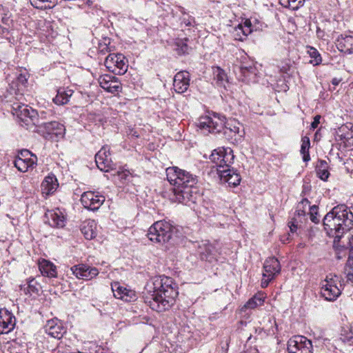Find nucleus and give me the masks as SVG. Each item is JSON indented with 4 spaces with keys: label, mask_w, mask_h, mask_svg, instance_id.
<instances>
[{
    "label": "nucleus",
    "mask_w": 353,
    "mask_h": 353,
    "mask_svg": "<svg viewBox=\"0 0 353 353\" xmlns=\"http://www.w3.org/2000/svg\"><path fill=\"white\" fill-rule=\"evenodd\" d=\"M165 172L167 179L172 185L173 197L171 199L188 205L190 203H196L200 196L196 186L197 176L175 166L168 168Z\"/></svg>",
    "instance_id": "obj_1"
},
{
    "label": "nucleus",
    "mask_w": 353,
    "mask_h": 353,
    "mask_svg": "<svg viewBox=\"0 0 353 353\" xmlns=\"http://www.w3.org/2000/svg\"><path fill=\"white\" fill-rule=\"evenodd\" d=\"M151 297H148L145 303L153 310L161 312L170 309L175 303L179 292L176 284L172 279L165 276H155L151 283L147 284Z\"/></svg>",
    "instance_id": "obj_2"
},
{
    "label": "nucleus",
    "mask_w": 353,
    "mask_h": 353,
    "mask_svg": "<svg viewBox=\"0 0 353 353\" xmlns=\"http://www.w3.org/2000/svg\"><path fill=\"white\" fill-rule=\"evenodd\" d=\"M323 223L329 236L339 241L343 234L353 228V214L345 205H339L325 216Z\"/></svg>",
    "instance_id": "obj_3"
},
{
    "label": "nucleus",
    "mask_w": 353,
    "mask_h": 353,
    "mask_svg": "<svg viewBox=\"0 0 353 353\" xmlns=\"http://www.w3.org/2000/svg\"><path fill=\"white\" fill-rule=\"evenodd\" d=\"M210 159L217 167V173L221 181L234 187L241 182L240 174L233 168H230L234 163V155L230 148L219 147L212 152Z\"/></svg>",
    "instance_id": "obj_4"
},
{
    "label": "nucleus",
    "mask_w": 353,
    "mask_h": 353,
    "mask_svg": "<svg viewBox=\"0 0 353 353\" xmlns=\"http://www.w3.org/2000/svg\"><path fill=\"white\" fill-rule=\"evenodd\" d=\"M198 127L204 132H222L228 140L232 139L239 133V128L236 125H232L228 123L225 125V117L215 114L212 117H201L199 121Z\"/></svg>",
    "instance_id": "obj_5"
},
{
    "label": "nucleus",
    "mask_w": 353,
    "mask_h": 353,
    "mask_svg": "<svg viewBox=\"0 0 353 353\" xmlns=\"http://www.w3.org/2000/svg\"><path fill=\"white\" fill-rule=\"evenodd\" d=\"M176 228L170 222L159 221L152 225L148 232L149 239L154 243L164 244L173 240Z\"/></svg>",
    "instance_id": "obj_6"
},
{
    "label": "nucleus",
    "mask_w": 353,
    "mask_h": 353,
    "mask_svg": "<svg viewBox=\"0 0 353 353\" xmlns=\"http://www.w3.org/2000/svg\"><path fill=\"white\" fill-rule=\"evenodd\" d=\"M342 286L341 277L330 274L326 276L322 284L321 294L325 300L333 301L341 295Z\"/></svg>",
    "instance_id": "obj_7"
},
{
    "label": "nucleus",
    "mask_w": 353,
    "mask_h": 353,
    "mask_svg": "<svg viewBox=\"0 0 353 353\" xmlns=\"http://www.w3.org/2000/svg\"><path fill=\"white\" fill-rule=\"evenodd\" d=\"M13 107L14 110V114L21 120L24 125L28 128L30 125L37 126L41 115H39L38 112L32 109L31 107L28 106L25 104H15Z\"/></svg>",
    "instance_id": "obj_8"
},
{
    "label": "nucleus",
    "mask_w": 353,
    "mask_h": 353,
    "mask_svg": "<svg viewBox=\"0 0 353 353\" xmlns=\"http://www.w3.org/2000/svg\"><path fill=\"white\" fill-rule=\"evenodd\" d=\"M104 65L111 72L121 75L128 70V60L122 54H110L105 59Z\"/></svg>",
    "instance_id": "obj_9"
},
{
    "label": "nucleus",
    "mask_w": 353,
    "mask_h": 353,
    "mask_svg": "<svg viewBox=\"0 0 353 353\" xmlns=\"http://www.w3.org/2000/svg\"><path fill=\"white\" fill-rule=\"evenodd\" d=\"M44 114V112H41V118L36 126L37 131L42 133L43 136H46V134H54L57 137L63 136L65 131V126L56 121L50 122L43 121V114Z\"/></svg>",
    "instance_id": "obj_10"
},
{
    "label": "nucleus",
    "mask_w": 353,
    "mask_h": 353,
    "mask_svg": "<svg viewBox=\"0 0 353 353\" xmlns=\"http://www.w3.org/2000/svg\"><path fill=\"white\" fill-rule=\"evenodd\" d=\"M263 270L261 287L265 288L281 271V265L279 260L275 257L268 258L264 263Z\"/></svg>",
    "instance_id": "obj_11"
},
{
    "label": "nucleus",
    "mask_w": 353,
    "mask_h": 353,
    "mask_svg": "<svg viewBox=\"0 0 353 353\" xmlns=\"http://www.w3.org/2000/svg\"><path fill=\"white\" fill-rule=\"evenodd\" d=\"M288 353H312L310 340L303 336H294L288 341Z\"/></svg>",
    "instance_id": "obj_12"
},
{
    "label": "nucleus",
    "mask_w": 353,
    "mask_h": 353,
    "mask_svg": "<svg viewBox=\"0 0 353 353\" xmlns=\"http://www.w3.org/2000/svg\"><path fill=\"white\" fill-rule=\"evenodd\" d=\"M105 201V197L97 192L87 191L81 196V202L85 208L97 210Z\"/></svg>",
    "instance_id": "obj_13"
},
{
    "label": "nucleus",
    "mask_w": 353,
    "mask_h": 353,
    "mask_svg": "<svg viewBox=\"0 0 353 353\" xmlns=\"http://www.w3.org/2000/svg\"><path fill=\"white\" fill-rule=\"evenodd\" d=\"M70 271L79 279L91 280L99 274V270L94 267L81 263L73 265Z\"/></svg>",
    "instance_id": "obj_14"
},
{
    "label": "nucleus",
    "mask_w": 353,
    "mask_h": 353,
    "mask_svg": "<svg viewBox=\"0 0 353 353\" xmlns=\"http://www.w3.org/2000/svg\"><path fill=\"white\" fill-rule=\"evenodd\" d=\"M95 161L98 168L103 172H108L110 170H112L114 166L108 146L103 147L96 154Z\"/></svg>",
    "instance_id": "obj_15"
},
{
    "label": "nucleus",
    "mask_w": 353,
    "mask_h": 353,
    "mask_svg": "<svg viewBox=\"0 0 353 353\" xmlns=\"http://www.w3.org/2000/svg\"><path fill=\"white\" fill-rule=\"evenodd\" d=\"M98 81L100 86L110 93L118 94L122 90L121 83L118 79L110 74L100 76Z\"/></svg>",
    "instance_id": "obj_16"
},
{
    "label": "nucleus",
    "mask_w": 353,
    "mask_h": 353,
    "mask_svg": "<svg viewBox=\"0 0 353 353\" xmlns=\"http://www.w3.org/2000/svg\"><path fill=\"white\" fill-rule=\"evenodd\" d=\"M15 324L16 319L13 314L6 308L0 309V334L11 332Z\"/></svg>",
    "instance_id": "obj_17"
},
{
    "label": "nucleus",
    "mask_w": 353,
    "mask_h": 353,
    "mask_svg": "<svg viewBox=\"0 0 353 353\" xmlns=\"http://www.w3.org/2000/svg\"><path fill=\"white\" fill-rule=\"evenodd\" d=\"M43 328L46 333L57 339H61L66 332L62 322L57 319L48 321Z\"/></svg>",
    "instance_id": "obj_18"
},
{
    "label": "nucleus",
    "mask_w": 353,
    "mask_h": 353,
    "mask_svg": "<svg viewBox=\"0 0 353 353\" xmlns=\"http://www.w3.org/2000/svg\"><path fill=\"white\" fill-rule=\"evenodd\" d=\"M196 252L203 261L211 262L214 258L215 248L208 240H202L195 244Z\"/></svg>",
    "instance_id": "obj_19"
},
{
    "label": "nucleus",
    "mask_w": 353,
    "mask_h": 353,
    "mask_svg": "<svg viewBox=\"0 0 353 353\" xmlns=\"http://www.w3.org/2000/svg\"><path fill=\"white\" fill-rule=\"evenodd\" d=\"M190 75L187 71L177 72L173 80V88L179 94L184 93L190 86Z\"/></svg>",
    "instance_id": "obj_20"
},
{
    "label": "nucleus",
    "mask_w": 353,
    "mask_h": 353,
    "mask_svg": "<svg viewBox=\"0 0 353 353\" xmlns=\"http://www.w3.org/2000/svg\"><path fill=\"white\" fill-rule=\"evenodd\" d=\"M111 288L116 299L126 302H130L136 299L135 292L121 286L119 282L112 283Z\"/></svg>",
    "instance_id": "obj_21"
},
{
    "label": "nucleus",
    "mask_w": 353,
    "mask_h": 353,
    "mask_svg": "<svg viewBox=\"0 0 353 353\" xmlns=\"http://www.w3.org/2000/svg\"><path fill=\"white\" fill-rule=\"evenodd\" d=\"M337 49L345 54H353V35L341 34L336 41Z\"/></svg>",
    "instance_id": "obj_22"
},
{
    "label": "nucleus",
    "mask_w": 353,
    "mask_h": 353,
    "mask_svg": "<svg viewBox=\"0 0 353 353\" xmlns=\"http://www.w3.org/2000/svg\"><path fill=\"white\" fill-rule=\"evenodd\" d=\"M241 74V79L248 83L257 82L256 68L252 64L242 65L238 68Z\"/></svg>",
    "instance_id": "obj_23"
},
{
    "label": "nucleus",
    "mask_w": 353,
    "mask_h": 353,
    "mask_svg": "<svg viewBox=\"0 0 353 353\" xmlns=\"http://www.w3.org/2000/svg\"><path fill=\"white\" fill-rule=\"evenodd\" d=\"M46 216L52 227L63 228L65 226V217L59 209L48 211Z\"/></svg>",
    "instance_id": "obj_24"
},
{
    "label": "nucleus",
    "mask_w": 353,
    "mask_h": 353,
    "mask_svg": "<svg viewBox=\"0 0 353 353\" xmlns=\"http://www.w3.org/2000/svg\"><path fill=\"white\" fill-rule=\"evenodd\" d=\"M59 186L57 179L54 174L46 176L41 183L42 193L46 195L54 193Z\"/></svg>",
    "instance_id": "obj_25"
},
{
    "label": "nucleus",
    "mask_w": 353,
    "mask_h": 353,
    "mask_svg": "<svg viewBox=\"0 0 353 353\" xmlns=\"http://www.w3.org/2000/svg\"><path fill=\"white\" fill-rule=\"evenodd\" d=\"M349 240V256L345 267V273L347 281L353 283V231L348 236Z\"/></svg>",
    "instance_id": "obj_26"
},
{
    "label": "nucleus",
    "mask_w": 353,
    "mask_h": 353,
    "mask_svg": "<svg viewBox=\"0 0 353 353\" xmlns=\"http://www.w3.org/2000/svg\"><path fill=\"white\" fill-rule=\"evenodd\" d=\"M81 231L86 239L91 240L97 236V223L94 220H88L83 223Z\"/></svg>",
    "instance_id": "obj_27"
},
{
    "label": "nucleus",
    "mask_w": 353,
    "mask_h": 353,
    "mask_svg": "<svg viewBox=\"0 0 353 353\" xmlns=\"http://www.w3.org/2000/svg\"><path fill=\"white\" fill-rule=\"evenodd\" d=\"M73 92L74 91L70 89L65 90L63 88H60L57 90V94L53 99V101L59 105H65L68 103Z\"/></svg>",
    "instance_id": "obj_28"
},
{
    "label": "nucleus",
    "mask_w": 353,
    "mask_h": 353,
    "mask_svg": "<svg viewBox=\"0 0 353 353\" xmlns=\"http://www.w3.org/2000/svg\"><path fill=\"white\" fill-rule=\"evenodd\" d=\"M39 270L43 276L50 278L57 277L56 266L48 261L43 260L39 265Z\"/></svg>",
    "instance_id": "obj_29"
},
{
    "label": "nucleus",
    "mask_w": 353,
    "mask_h": 353,
    "mask_svg": "<svg viewBox=\"0 0 353 353\" xmlns=\"http://www.w3.org/2000/svg\"><path fill=\"white\" fill-rule=\"evenodd\" d=\"M30 4L38 10H49L57 6V0H30Z\"/></svg>",
    "instance_id": "obj_30"
},
{
    "label": "nucleus",
    "mask_w": 353,
    "mask_h": 353,
    "mask_svg": "<svg viewBox=\"0 0 353 353\" xmlns=\"http://www.w3.org/2000/svg\"><path fill=\"white\" fill-rule=\"evenodd\" d=\"M188 39H178L175 42L176 48L175 50L179 55L188 54L192 50V48L188 44Z\"/></svg>",
    "instance_id": "obj_31"
},
{
    "label": "nucleus",
    "mask_w": 353,
    "mask_h": 353,
    "mask_svg": "<svg viewBox=\"0 0 353 353\" xmlns=\"http://www.w3.org/2000/svg\"><path fill=\"white\" fill-rule=\"evenodd\" d=\"M327 163L324 160H319L317 163L316 170L318 176L323 181H326L330 175L327 170Z\"/></svg>",
    "instance_id": "obj_32"
},
{
    "label": "nucleus",
    "mask_w": 353,
    "mask_h": 353,
    "mask_svg": "<svg viewBox=\"0 0 353 353\" xmlns=\"http://www.w3.org/2000/svg\"><path fill=\"white\" fill-rule=\"evenodd\" d=\"M214 79L216 81V84L219 86L225 87V83H227V75L223 70L217 67L214 69Z\"/></svg>",
    "instance_id": "obj_33"
},
{
    "label": "nucleus",
    "mask_w": 353,
    "mask_h": 353,
    "mask_svg": "<svg viewBox=\"0 0 353 353\" xmlns=\"http://www.w3.org/2000/svg\"><path fill=\"white\" fill-rule=\"evenodd\" d=\"M307 54L312 59L310 61L313 65H319L322 62V57L319 51L312 46H307Z\"/></svg>",
    "instance_id": "obj_34"
},
{
    "label": "nucleus",
    "mask_w": 353,
    "mask_h": 353,
    "mask_svg": "<svg viewBox=\"0 0 353 353\" xmlns=\"http://www.w3.org/2000/svg\"><path fill=\"white\" fill-rule=\"evenodd\" d=\"M310 148V139L307 137H303L301 139V153L303 154V160L307 162L310 160L309 149Z\"/></svg>",
    "instance_id": "obj_35"
},
{
    "label": "nucleus",
    "mask_w": 353,
    "mask_h": 353,
    "mask_svg": "<svg viewBox=\"0 0 353 353\" xmlns=\"http://www.w3.org/2000/svg\"><path fill=\"white\" fill-rule=\"evenodd\" d=\"M11 13L9 10L0 5V23L3 26L12 25L13 20L11 18Z\"/></svg>",
    "instance_id": "obj_36"
},
{
    "label": "nucleus",
    "mask_w": 353,
    "mask_h": 353,
    "mask_svg": "<svg viewBox=\"0 0 353 353\" xmlns=\"http://www.w3.org/2000/svg\"><path fill=\"white\" fill-rule=\"evenodd\" d=\"M40 286L39 283L34 280L31 279L27 282V287L24 288L26 294L32 296V294H38Z\"/></svg>",
    "instance_id": "obj_37"
},
{
    "label": "nucleus",
    "mask_w": 353,
    "mask_h": 353,
    "mask_svg": "<svg viewBox=\"0 0 353 353\" xmlns=\"http://www.w3.org/2000/svg\"><path fill=\"white\" fill-rule=\"evenodd\" d=\"M305 0H279L280 4L285 8L296 10L303 5Z\"/></svg>",
    "instance_id": "obj_38"
},
{
    "label": "nucleus",
    "mask_w": 353,
    "mask_h": 353,
    "mask_svg": "<svg viewBox=\"0 0 353 353\" xmlns=\"http://www.w3.org/2000/svg\"><path fill=\"white\" fill-rule=\"evenodd\" d=\"M264 302L263 297L261 295H255L248 300L245 304L244 307L248 309H254L257 306L263 305Z\"/></svg>",
    "instance_id": "obj_39"
},
{
    "label": "nucleus",
    "mask_w": 353,
    "mask_h": 353,
    "mask_svg": "<svg viewBox=\"0 0 353 353\" xmlns=\"http://www.w3.org/2000/svg\"><path fill=\"white\" fill-rule=\"evenodd\" d=\"M85 353H103V349L93 342H88L84 345Z\"/></svg>",
    "instance_id": "obj_40"
},
{
    "label": "nucleus",
    "mask_w": 353,
    "mask_h": 353,
    "mask_svg": "<svg viewBox=\"0 0 353 353\" xmlns=\"http://www.w3.org/2000/svg\"><path fill=\"white\" fill-rule=\"evenodd\" d=\"M353 339V330L349 327H343L341 331V340L350 342Z\"/></svg>",
    "instance_id": "obj_41"
},
{
    "label": "nucleus",
    "mask_w": 353,
    "mask_h": 353,
    "mask_svg": "<svg viewBox=\"0 0 353 353\" xmlns=\"http://www.w3.org/2000/svg\"><path fill=\"white\" fill-rule=\"evenodd\" d=\"M14 165L18 170L22 172H26L28 169L27 163H25L24 160H23V158L20 156H17L15 158L14 161Z\"/></svg>",
    "instance_id": "obj_42"
},
{
    "label": "nucleus",
    "mask_w": 353,
    "mask_h": 353,
    "mask_svg": "<svg viewBox=\"0 0 353 353\" xmlns=\"http://www.w3.org/2000/svg\"><path fill=\"white\" fill-rule=\"evenodd\" d=\"M239 30L242 32L243 37H247L250 34L252 30L251 28V22L249 20H246L243 24L239 25Z\"/></svg>",
    "instance_id": "obj_43"
},
{
    "label": "nucleus",
    "mask_w": 353,
    "mask_h": 353,
    "mask_svg": "<svg viewBox=\"0 0 353 353\" xmlns=\"http://www.w3.org/2000/svg\"><path fill=\"white\" fill-rule=\"evenodd\" d=\"M309 214H310V220L313 223H319L320 219L318 216H319L318 206H316V205L310 206V213Z\"/></svg>",
    "instance_id": "obj_44"
},
{
    "label": "nucleus",
    "mask_w": 353,
    "mask_h": 353,
    "mask_svg": "<svg viewBox=\"0 0 353 353\" xmlns=\"http://www.w3.org/2000/svg\"><path fill=\"white\" fill-rule=\"evenodd\" d=\"M288 226L292 234H294L296 232L298 227L296 224V220L294 219H292V221H289Z\"/></svg>",
    "instance_id": "obj_45"
},
{
    "label": "nucleus",
    "mask_w": 353,
    "mask_h": 353,
    "mask_svg": "<svg viewBox=\"0 0 353 353\" xmlns=\"http://www.w3.org/2000/svg\"><path fill=\"white\" fill-rule=\"evenodd\" d=\"M109 47L106 43H99V51L100 53L104 54L106 52H109Z\"/></svg>",
    "instance_id": "obj_46"
},
{
    "label": "nucleus",
    "mask_w": 353,
    "mask_h": 353,
    "mask_svg": "<svg viewBox=\"0 0 353 353\" xmlns=\"http://www.w3.org/2000/svg\"><path fill=\"white\" fill-rule=\"evenodd\" d=\"M234 34L236 40L243 41L244 39L242 32L239 30V26L235 28Z\"/></svg>",
    "instance_id": "obj_47"
},
{
    "label": "nucleus",
    "mask_w": 353,
    "mask_h": 353,
    "mask_svg": "<svg viewBox=\"0 0 353 353\" xmlns=\"http://www.w3.org/2000/svg\"><path fill=\"white\" fill-rule=\"evenodd\" d=\"M11 26H12V25L3 26L2 23H0V34H8Z\"/></svg>",
    "instance_id": "obj_48"
},
{
    "label": "nucleus",
    "mask_w": 353,
    "mask_h": 353,
    "mask_svg": "<svg viewBox=\"0 0 353 353\" xmlns=\"http://www.w3.org/2000/svg\"><path fill=\"white\" fill-rule=\"evenodd\" d=\"M320 119H321V116L320 115H316V116L314 117V121L311 123V128L312 129H315V128H316L318 127V125L320 123Z\"/></svg>",
    "instance_id": "obj_49"
},
{
    "label": "nucleus",
    "mask_w": 353,
    "mask_h": 353,
    "mask_svg": "<svg viewBox=\"0 0 353 353\" xmlns=\"http://www.w3.org/2000/svg\"><path fill=\"white\" fill-rule=\"evenodd\" d=\"M305 210H305V208H303V207L299 208V204H297L295 214L299 216H303L305 214Z\"/></svg>",
    "instance_id": "obj_50"
},
{
    "label": "nucleus",
    "mask_w": 353,
    "mask_h": 353,
    "mask_svg": "<svg viewBox=\"0 0 353 353\" xmlns=\"http://www.w3.org/2000/svg\"><path fill=\"white\" fill-rule=\"evenodd\" d=\"M18 156H20L21 157L25 159V158L29 157L30 156H32V154H31V152L29 150H23L20 152V153L18 154Z\"/></svg>",
    "instance_id": "obj_51"
},
{
    "label": "nucleus",
    "mask_w": 353,
    "mask_h": 353,
    "mask_svg": "<svg viewBox=\"0 0 353 353\" xmlns=\"http://www.w3.org/2000/svg\"><path fill=\"white\" fill-rule=\"evenodd\" d=\"M298 204H299V208L303 207V208H305V210H306L307 205H310V201L307 199H303Z\"/></svg>",
    "instance_id": "obj_52"
},
{
    "label": "nucleus",
    "mask_w": 353,
    "mask_h": 353,
    "mask_svg": "<svg viewBox=\"0 0 353 353\" xmlns=\"http://www.w3.org/2000/svg\"><path fill=\"white\" fill-rule=\"evenodd\" d=\"M17 80L22 85H25L27 83V81H28L26 75H23L22 74H19V76L17 78Z\"/></svg>",
    "instance_id": "obj_53"
},
{
    "label": "nucleus",
    "mask_w": 353,
    "mask_h": 353,
    "mask_svg": "<svg viewBox=\"0 0 353 353\" xmlns=\"http://www.w3.org/2000/svg\"><path fill=\"white\" fill-rule=\"evenodd\" d=\"M23 160H24L25 163H27L28 168L33 166L34 163V161L29 157L25 159L23 158Z\"/></svg>",
    "instance_id": "obj_54"
},
{
    "label": "nucleus",
    "mask_w": 353,
    "mask_h": 353,
    "mask_svg": "<svg viewBox=\"0 0 353 353\" xmlns=\"http://www.w3.org/2000/svg\"><path fill=\"white\" fill-rule=\"evenodd\" d=\"M242 353H259L258 350L256 348H250Z\"/></svg>",
    "instance_id": "obj_55"
},
{
    "label": "nucleus",
    "mask_w": 353,
    "mask_h": 353,
    "mask_svg": "<svg viewBox=\"0 0 353 353\" xmlns=\"http://www.w3.org/2000/svg\"><path fill=\"white\" fill-rule=\"evenodd\" d=\"M338 136L340 137V140L341 141H344V140H346L347 139H349V137H347L345 134H338Z\"/></svg>",
    "instance_id": "obj_56"
},
{
    "label": "nucleus",
    "mask_w": 353,
    "mask_h": 353,
    "mask_svg": "<svg viewBox=\"0 0 353 353\" xmlns=\"http://www.w3.org/2000/svg\"><path fill=\"white\" fill-rule=\"evenodd\" d=\"M316 34L319 37H321L323 36V32L319 28H318L316 30Z\"/></svg>",
    "instance_id": "obj_57"
},
{
    "label": "nucleus",
    "mask_w": 353,
    "mask_h": 353,
    "mask_svg": "<svg viewBox=\"0 0 353 353\" xmlns=\"http://www.w3.org/2000/svg\"><path fill=\"white\" fill-rule=\"evenodd\" d=\"M332 83L333 85H336L339 84V80H338L337 79L334 78V79H332Z\"/></svg>",
    "instance_id": "obj_58"
},
{
    "label": "nucleus",
    "mask_w": 353,
    "mask_h": 353,
    "mask_svg": "<svg viewBox=\"0 0 353 353\" xmlns=\"http://www.w3.org/2000/svg\"><path fill=\"white\" fill-rule=\"evenodd\" d=\"M345 128H341L339 129V131L341 132V130H343Z\"/></svg>",
    "instance_id": "obj_59"
},
{
    "label": "nucleus",
    "mask_w": 353,
    "mask_h": 353,
    "mask_svg": "<svg viewBox=\"0 0 353 353\" xmlns=\"http://www.w3.org/2000/svg\"><path fill=\"white\" fill-rule=\"evenodd\" d=\"M290 234H288V237L287 240H289V239H290Z\"/></svg>",
    "instance_id": "obj_60"
}]
</instances>
